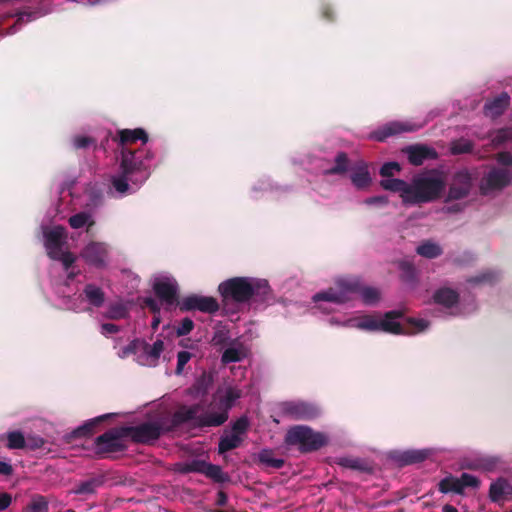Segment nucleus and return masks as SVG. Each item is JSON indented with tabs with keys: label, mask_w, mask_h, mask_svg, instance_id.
Segmentation results:
<instances>
[{
	"label": "nucleus",
	"mask_w": 512,
	"mask_h": 512,
	"mask_svg": "<svg viewBox=\"0 0 512 512\" xmlns=\"http://www.w3.org/2000/svg\"><path fill=\"white\" fill-rule=\"evenodd\" d=\"M229 299L258 307L272 303L274 294L266 279L233 277L226 279V317Z\"/></svg>",
	"instance_id": "f257e3e1"
},
{
	"label": "nucleus",
	"mask_w": 512,
	"mask_h": 512,
	"mask_svg": "<svg viewBox=\"0 0 512 512\" xmlns=\"http://www.w3.org/2000/svg\"><path fill=\"white\" fill-rule=\"evenodd\" d=\"M285 443L288 446H297L302 453H310L326 446L328 437L322 432L314 431L309 426L296 425L287 431Z\"/></svg>",
	"instance_id": "f03ea898"
},
{
	"label": "nucleus",
	"mask_w": 512,
	"mask_h": 512,
	"mask_svg": "<svg viewBox=\"0 0 512 512\" xmlns=\"http://www.w3.org/2000/svg\"><path fill=\"white\" fill-rule=\"evenodd\" d=\"M444 187V181L439 177H416L409 187V196H406L408 204H420L434 201L440 197Z\"/></svg>",
	"instance_id": "7ed1b4c3"
},
{
	"label": "nucleus",
	"mask_w": 512,
	"mask_h": 512,
	"mask_svg": "<svg viewBox=\"0 0 512 512\" xmlns=\"http://www.w3.org/2000/svg\"><path fill=\"white\" fill-rule=\"evenodd\" d=\"M149 153L143 150H132L123 148L121 150L120 171L133 177V185H142L150 176L149 166L145 159L149 158Z\"/></svg>",
	"instance_id": "20e7f679"
},
{
	"label": "nucleus",
	"mask_w": 512,
	"mask_h": 512,
	"mask_svg": "<svg viewBox=\"0 0 512 512\" xmlns=\"http://www.w3.org/2000/svg\"><path fill=\"white\" fill-rule=\"evenodd\" d=\"M199 405H193L190 407L183 406L177 410L167 422H163L165 425V431L169 432L184 423L194 421L198 426H219L224 423V413H218L217 415H208L198 417Z\"/></svg>",
	"instance_id": "39448f33"
},
{
	"label": "nucleus",
	"mask_w": 512,
	"mask_h": 512,
	"mask_svg": "<svg viewBox=\"0 0 512 512\" xmlns=\"http://www.w3.org/2000/svg\"><path fill=\"white\" fill-rule=\"evenodd\" d=\"M199 405H193L190 407L183 406L177 410L167 422H163L165 425V431L169 432L184 423L194 421L198 426H219L224 423V413H218L217 415H208L198 417Z\"/></svg>",
	"instance_id": "423d86ee"
},
{
	"label": "nucleus",
	"mask_w": 512,
	"mask_h": 512,
	"mask_svg": "<svg viewBox=\"0 0 512 512\" xmlns=\"http://www.w3.org/2000/svg\"><path fill=\"white\" fill-rule=\"evenodd\" d=\"M199 405H193L190 407L183 406L177 410L167 422H163L165 425V431L169 432L184 423L194 421L198 426H219L224 423V413H218L217 415H208L198 417Z\"/></svg>",
	"instance_id": "0eeeda50"
},
{
	"label": "nucleus",
	"mask_w": 512,
	"mask_h": 512,
	"mask_svg": "<svg viewBox=\"0 0 512 512\" xmlns=\"http://www.w3.org/2000/svg\"><path fill=\"white\" fill-rule=\"evenodd\" d=\"M403 316L404 313L401 310H391L386 312L383 319L379 320V330L395 335L415 334L425 331L429 326V322L424 319L408 318L407 323L409 327L405 328L396 321Z\"/></svg>",
	"instance_id": "6e6552de"
},
{
	"label": "nucleus",
	"mask_w": 512,
	"mask_h": 512,
	"mask_svg": "<svg viewBox=\"0 0 512 512\" xmlns=\"http://www.w3.org/2000/svg\"><path fill=\"white\" fill-rule=\"evenodd\" d=\"M122 430L124 426L114 427L96 437L94 440L96 455L104 458L112 453L124 452L127 449L128 435Z\"/></svg>",
	"instance_id": "1a4fd4ad"
},
{
	"label": "nucleus",
	"mask_w": 512,
	"mask_h": 512,
	"mask_svg": "<svg viewBox=\"0 0 512 512\" xmlns=\"http://www.w3.org/2000/svg\"><path fill=\"white\" fill-rule=\"evenodd\" d=\"M124 432L135 443L150 444L166 432L162 422H144L136 426H124Z\"/></svg>",
	"instance_id": "9d476101"
},
{
	"label": "nucleus",
	"mask_w": 512,
	"mask_h": 512,
	"mask_svg": "<svg viewBox=\"0 0 512 512\" xmlns=\"http://www.w3.org/2000/svg\"><path fill=\"white\" fill-rule=\"evenodd\" d=\"M512 181V173L505 168L493 167L480 180L479 192L487 196L494 191H500Z\"/></svg>",
	"instance_id": "9b49d317"
},
{
	"label": "nucleus",
	"mask_w": 512,
	"mask_h": 512,
	"mask_svg": "<svg viewBox=\"0 0 512 512\" xmlns=\"http://www.w3.org/2000/svg\"><path fill=\"white\" fill-rule=\"evenodd\" d=\"M281 414L292 420H313L320 415V409L305 401H286L280 404Z\"/></svg>",
	"instance_id": "f8f14e48"
},
{
	"label": "nucleus",
	"mask_w": 512,
	"mask_h": 512,
	"mask_svg": "<svg viewBox=\"0 0 512 512\" xmlns=\"http://www.w3.org/2000/svg\"><path fill=\"white\" fill-rule=\"evenodd\" d=\"M473 179L467 169L457 171L452 176L446 201L461 200L466 198L472 189Z\"/></svg>",
	"instance_id": "ddd939ff"
},
{
	"label": "nucleus",
	"mask_w": 512,
	"mask_h": 512,
	"mask_svg": "<svg viewBox=\"0 0 512 512\" xmlns=\"http://www.w3.org/2000/svg\"><path fill=\"white\" fill-rule=\"evenodd\" d=\"M178 307L181 312L198 310L203 313L212 314L218 311L219 304L212 296L191 294L178 301Z\"/></svg>",
	"instance_id": "4468645a"
},
{
	"label": "nucleus",
	"mask_w": 512,
	"mask_h": 512,
	"mask_svg": "<svg viewBox=\"0 0 512 512\" xmlns=\"http://www.w3.org/2000/svg\"><path fill=\"white\" fill-rule=\"evenodd\" d=\"M109 255L108 245L104 242H90L81 252V257L88 264L96 268H104L107 265Z\"/></svg>",
	"instance_id": "2eb2a0df"
},
{
	"label": "nucleus",
	"mask_w": 512,
	"mask_h": 512,
	"mask_svg": "<svg viewBox=\"0 0 512 512\" xmlns=\"http://www.w3.org/2000/svg\"><path fill=\"white\" fill-rule=\"evenodd\" d=\"M421 128L410 122L391 121L374 131L371 137L379 142L385 141L388 137L401 133L415 132Z\"/></svg>",
	"instance_id": "dca6fc26"
},
{
	"label": "nucleus",
	"mask_w": 512,
	"mask_h": 512,
	"mask_svg": "<svg viewBox=\"0 0 512 512\" xmlns=\"http://www.w3.org/2000/svg\"><path fill=\"white\" fill-rule=\"evenodd\" d=\"M350 279L340 280L337 283V287L329 288L326 291L316 293L313 296V301H328L336 304H342L352 299L350 296V290H348V284Z\"/></svg>",
	"instance_id": "f3484780"
},
{
	"label": "nucleus",
	"mask_w": 512,
	"mask_h": 512,
	"mask_svg": "<svg viewBox=\"0 0 512 512\" xmlns=\"http://www.w3.org/2000/svg\"><path fill=\"white\" fill-rule=\"evenodd\" d=\"M249 427L250 422L245 415L232 423L230 432H226V452L241 446L247 437Z\"/></svg>",
	"instance_id": "a211bd4d"
},
{
	"label": "nucleus",
	"mask_w": 512,
	"mask_h": 512,
	"mask_svg": "<svg viewBox=\"0 0 512 512\" xmlns=\"http://www.w3.org/2000/svg\"><path fill=\"white\" fill-rule=\"evenodd\" d=\"M156 296L165 304H178V285L175 281L164 279L157 280L153 284Z\"/></svg>",
	"instance_id": "6ab92c4d"
},
{
	"label": "nucleus",
	"mask_w": 512,
	"mask_h": 512,
	"mask_svg": "<svg viewBox=\"0 0 512 512\" xmlns=\"http://www.w3.org/2000/svg\"><path fill=\"white\" fill-rule=\"evenodd\" d=\"M112 416H113V414H104V415H101V416H98V417H95L93 419L86 421L83 425L75 428L70 433H67L64 436V441L67 444H71L76 439L86 438V437L93 435L95 433L96 427L100 423H102L104 420H106Z\"/></svg>",
	"instance_id": "aec40b11"
},
{
	"label": "nucleus",
	"mask_w": 512,
	"mask_h": 512,
	"mask_svg": "<svg viewBox=\"0 0 512 512\" xmlns=\"http://www.w3.org/2000/svg\"><path fill=\"white\" fill-rule=\"evenodd\" d=\"M431 455L430 449H409L395 452L392 459L399 466H407L424 462Z\"/></svg>",
	"instance_id": "412c9836"
},
{
	"label": "nucleus",
	"mask_w": 512,
	"mask_h": 512,
	"mask_svg": "<svg viewBox=\"0 0 512 512\" xmlns=\"http://www.w3.org/2000/svg\"><path fill=\"white\" fill-rule=\"evenodd\" d=\"M510 95L507 92H501L493 99L487 100L483 107L485 116L497 118L501 116L510 105Z\"/></svg>",
	"instance_id": "4be33fe9"
},
{
	"label": "nucleus",
	"mask_w": 512,
	"mask_h": 512,
	"mask_svg": "<svg viewBox=\"0 0 512 512\" xmlns=\"http://www.w3.org/2000/svg\"><path fill=\"white\" fill-rule=\"evenodd\" d=\"M140 140L142 144H146L148 142V134L143 128L136 129H122L117 132V137L114 138V141L117 142L118 147L123 150V148H129L128 145L133 144Z\"/></svg>",
	"instance_id": "5701e85b"
},
{
	"label": "nucleus",
	"mask_w": 512,
	"mask_h": 512,
	"mask_svg": "<svg viewBox=\"0 0 512 512\" xmlns=\"http://www.w3.org/2000/svg\"><path fill=\"white\" fill-rule=\"evenodd\" d=\"M409 162L414 166H420L427 159H436L438 154L435 149L425 145H412L405 149Z\"/></svg>",
	"instance_id": "b1692460"
},
{
	"label": "nucleus",
	"mask_w": 512,
	"mask_h": 512,
	"mask_svg": "<svg viewBox=\"0 0 512 512\" xmlns=\"http://www.w3.org/2000/svg\"><path fill=\"white\" fill-rule=\"evenodd\" d=\"M348 290H350L351 297L353 294H359L366 305H374L380 298L376 288L363 286L358 279H350Z\"/></svg>",
	"instance_id": "393cba45"
},
{
	"label": "nucleus",
	"mask_w": 512,
	"mask_h": 512,
	"mask_svg": "<svg viewBox=\"0 0 512 512\" xmlns=\"http://www.w3.org/2000/svg\"><path fill=\"white\" fill-rule=\"evenodd\" d=\"M432 298L435 304L446 308H452L458 304L460 296L456 290L443 287L437 289Z\"/></svg>",
	"instance_id": "a878e982"
},
{
	"label": "nucleus",
	"mask_w": 512,
	"mask_h": 512,
	"mask_svg": "<svg viewBox=\"0 0 512 512\" xmlns=\"http://www.w3.org/2000/svg\"><path fill=\"white\" fill-rule=\"evenodd\" d=\"M49 0H38V6L33 11H22L17 13V20L15 25H21L37 19L38 17L44 16L51 12V8L48 4Z\"/></svg>",
	"instance_id": "bb28decb"
},
{
	"label": "nucleus",
	"mask_w": 512,
	"mask_h": 512,
	"mask_svg": "<svg viewBox=\"0 0 512 512\" xmlns=\"http://www.w3.org/2000/svg\"><path fill=\"white\" fill-rule=\"evenodd\" d=\"M510 484L504 478H499L495 482H492L489 488V498L492 502H500L504 499L509 498Z\"/></svg>",
	"instance_id": "cd10ccee"
},
{
	"label": "nucleus",
	"mask_w": 512,
	"mask_h": 512,
	"mask_svg": "<svg viewBox=\"0 0 512 512\" xmlns=\"http://www.w3.org/2000/svg\"><path fill=\"white\" fill-rule=\"evenodd\" d=\"M104 484L103 476L91 477L84 481L78 482L73 492L77 495H92L96 490Z\"/></svg>",
	"instance_id": "c85d7f7f"
},
{
	"label": "nucleus",
	"mask_w": 512,
	"mask_h": 512,
	"mask_svg": "<svg viewBox=\"0 0 512 512\" xmlns=\"http://www.w3.org/2000/svg\"><path fill=\"white\" fill-rule=\"evenodd\" d=\"M380 185L385 190L392 192H400L402 201L408 204L406 196H409L410 185L407 182L401 179L388 178L381 180Z\"/></svg>",
	"instance_id": "c756f323"
},
{
	"label": "nucleus",
	"mask_w": 512,
	"mask_h": 512,
	"mask_svg": "<svg viewBox=\"0 0 512 512\" xmlns=\"http://www.w3.org/2000/svg\"><path fill=\"white\" fill-rule=\"evenodd\" d=\"M45 248L58 249L64 245L65 229L62 226H56L45 232Z\"/></svg>",
	"instance_id": "7c9ffc66"
},
{
	"label": "nucleus",
	"mask_w": 512,
	"mask_h": 512,
	"mask_svg": "<svg viewBox=\"0 0 512 512\" xmlns=\"http://www.w3.org/2000/svg\"><path fill=\"white\" fill-rule=\"evenodd\" d=\"M398 267L401 272L400 278L403 282L411 286H415L418 283L417 270L412 262L400 261Z\"/></svg>",
	"instance_id": "2f4dec72"
},
{
	"label": "nucleus",
	"mask_w": 512,
	"mask_h": 512,
	"mask_svg": "<svg viewBox=\"0 0 512 512\" xmlns=\"http://www.w3.org/2000/svg\"><path fill=\"white\" fill-rule=\"evenodd\" d=\"M351 181L358 189L366 188L371 183V176L365 164L358 166L350 176Z\"/></svg>",
	"instance_id": "473e14b6"
},
{
	"label": "nucleus",
	"mask_w": 512,
	"mask_h": 512,
	"mask_svg": "<svg viewBox=\"0 0 512 512\" xmlns=\"http://www.w3.org/2000/svg\"><path fill=\"white\" fill-rule=\"evenodd\" d=\"M248 350L243 344H228L226 342V365L239 362L247 357Z\"/></svg>",
	"instance_id": "72a5a7b5"
},
{
	"label": "nucleus",
	"mask_w": 512,
	"mask_h": 512,
	"mask_svg": "<svg viewBox=\"0 0 512 512\" xmlns=\"http://www.w3.org/2000/svg\"><path fill=\"white\" fill-rule=\"evenodd\" d=\"M418 255L427 258L434 259L442 255L443 249L437 243L432 241H425L416 248Z\"/></svg>",
	"instance_id": "f704fd0d"
},
{
	"label": "nucleus",
	"mask_w": 512,
	"mask_h": 512,
	"mask_svg": "<svg viewBox=\"0 0 512 512\" xmlns=\"http://www.w3.org/2000/svg\"><path fill=\"white\" fill-rule=\"evenodd\" d=\"M86 299L94 307H101L105 301V294L100 287L93 284H87L84 288Z\"/></svg>",
	"instance_id": "c9c22d12"
},
{
	"label": "nucleus",
	"mask_w": 512,
	"mask_h": 512,
	"mask_svg": "<svg viewBox=\"0 0 512 512\" xmlns=\"http://www.w3.org/2000/svg\"><path fill=\"white\" fill-rule=\"evenodd\" d=\"M112 186L113 188L120 194L124 195L127 193L133 192L129 182L133 184V177L131 175H126L122 171L117 176L112 177Z\"/></svg>",
	"instance_id": "e433bc0d"
},
{
	"label": "nucleus",
	"mask_w": 512,
	"mask_h": 512,
	"mask_svg": "<svg viewBox=\"0 0 512 512\" xmlns=\"http://www.w3.org/2000/svg\"><path fill=\"white\" fill-rule=\"evenodd\" d=\"M7 440L6 448L10 450L25 449L26 438L21 431H9L1 436Z\"/></svg>",
	"instance_id": "4c0bfd02"
},
{
	"label": "nucleus",
	"mask_w": 512,
	"mask_h": 512,
	"mask_svg": "<svg viewBox=\"0 0 512 512\" xmlns=\"http://www.w3.org/2000/svg\"><path fill=\"white\" fill-rule=\"evenodd\" d=\"M438 489L441 493L444 494L449 492H454L460 495L463 494L460 479L452 475L443 478L438 484Z\"/></svg>",
	"instance_id": "58836bf2"
},
{
	"label": "nucleus",
	"mask_w": 512,
	"mask_h": 512,
	"mask_svg": "<svg viewBox=\"0 0 512 512\" xmlns=\"http://www.w3.org/2000/svg\"><path fill=\"white\" fill-rule=\"evenodd\" d=\"M352 320H349L345 323L347 326H352L360 330L366 331H378L379 330V319H376L373 316H364L355 321V324H351Z\"/></svg>",
	"instance_id": "ea45409f"
},
{
	"label": "nucleus",
	"mask_w": 512,
	"mask_h": 512,
	"mask_svg": "<svg viewBox=\"0 0 512 512\" xmlns=\"http://www.w3.org/2000/svg\"><path fill=\"white\" fill-rule=\"evenodd\" d=\"M259 462L266 467L280 469L284 466V460L275 458L274 453L270 449H263L258 454Z\"/></svg>",
	"instance_id": "a19ab883"
},
{
	"label": "nucleus",
	"mask_w": 512,
	"mask_h": 512,
	"mask_svg": "<svg viewBox=\"0 0 512 512\" xmlns=\"http://www.w3.org/2000/svg\"><path fill=\"white\" fill-rule=\"evenodd\" d=\"M349 159L345 152L337 153L335 157V164L325 171L327 175H340L348 170Z\"/></svg>",
	"instance_id": "79ce46f5"
},
{
	"label": "nucleus",
	"mask_w": 512,
	"mask_h": 512,
	"mask_svg": "<svg viewBox=\"0 0 512 512\" xmlns=\"http://www.w3.org/2000/svg\"><path fill=\"white\" fill-rule=\"evenodd\" d=\"M500 279L498 272L493 270H486L480 274L470 277L467 282L470 284H494Z\"/></svg>",
	"instance_id": "37998d69"
},
{
	"label": "nucleus",
	"mask_w": 512,
	"mask_h": 512,
	"mask_svg": "<svg viewBox=\"0 0 512 512\" xmlns=\"http://www.w3.org/2000/svg\"><path fill=\"white\" fill-rule=\"evenodd\" d=\"M163 350L164 342L162 340H156L152 345L144 344V353L151 358L154 363L159 359Z\"/></svg>",
	"instance_id": "c03bdc74"
},
{
	"label": "nucleus",
	"mask_w": 512,
	"mask_h": 512,
	"mask_svg": "<svg viewBox=\"0 0 512 512\" xmlns=\"http://www.w3.org/2000/svg\"><path fill=\"white\" fill-rule=\"evenodd\" d=\"M49 506L44 496H35L26 507L27 512H48Z\"/></svg>",
	"instance_id": "a18cd8bd"
},
{
	"label": "nucleus",
	"mask_w": 512,
	"mask_h": 512,
	"mask_svg": "<svg viewBox=\"0 0 512 512\" xmlns=\"http://www.w3.org/2000/svg\"><path fill=\"white\" fill-rule=\"evenodd\" d=\"M242 395V391L236 387L233 386L232 383L226 382V412L233 406L235 400L239 399ZM228 418V415L226 414V419Z\"/></svg>",
	"instance_id": "49530a36"
},
{
	"label": "nucleus",
	"mask_w": 512,
	"mask_h": 512,
	"mask_svg": "<svg viewBox=\"0 0 512 512\" xmlns=\"http://www.w3.org/2000/svg\"><path fill=\"white\" fill-rule=\"evenodd\" d=\"M473 150V143L467 139H460L452 143L451 153L453 155H460L471 153Z\"/></svg>",
	"instance_id": "de8ad7c7"
},
{
	"label": "nucleus",
	"mask_w": 512,
	"mask_h": 512,
	"mask_svg": "<svg viewBox=\"0 0 512 512\" xmlns=\"http://www.w3.org/2000/svg\"><path fill=\"white\" fill-rule=\"evenodd\" d=\"M203 473L216 482H224V473L220 466L205 463Z\"/></svg>",
	"instance_id": "09e8293b"
},
{
	"label": "nucleus",
	"mask_w": 512,
	"mask_h": 512,
	"mask_svg": "<svg viewBox=\"0 0 512 512\" xmlns=\"http://www.w3.org/2000/svg\"><path fill=\"white\" fill-rule=\"evenodd\" d=\"M205 467V462L200 460H192L188 463L179 464L178 471L181 473H190V472H201L203 473Z\"/></svg>",
	"instance_id": "8fccbe9b"
},
{
	"label": "nucleus",
	"mask_w": 512,
	"mask_h": 512,
	"mask_svg": "<svg viewBox=\"0 0 512 512\" xmlns=\"http://www.w3.org/2000/svg\"><path fill=\"white\" fill-rule=\"evenodd\" d=\"M339 464L345 468L357 471H366L368 469L366 463L358 458H342Z\"/></svg>",
	"instance_id": "3c124183"
},
{
	"label": "nucleus",
	"mask_w": 512,
	"mask_h": 512,
	"mask_svg": "<svg viewBox=\"0 0 512 512\" xmlns=\"http://www.w3.org/2000/svg\"><path fill=\"white\" fill-rule=\"evenodd\" d=\"M90 220V215L86 212H79L72 215L68 222L73 229H80L84 227Z\"/></svg>",
	"instance_id": "603ef678"
},
{
	"label": "nucleus",
	"mask_w": 512,
	"mask_h": 512,
	"mask_svg": "<svg viewBox=\"0 0 512 512\" xmlns=\"http://www.w3.org/2000/svg\"><path fill=\"white\" fill-rule=\"evenodd\" d=\"M126 316H127V309L121 303L111 305L107 312V317L110 319H114V320L123 319Z\"/></svg>",
	"instance_id": "864d4df0"
},
{
	"label": "nucleus",
	"mask_w": 512,
	"mask_h": 512,
	"mask_svg": "<svg viewBox=\"0 0 512 512\" xmlns=\"http://www.w3.org/2000/svg\"><path fill=\"white\" fill-rule=\"evenodd\" d=\"M212 382V375L204 373L200 378L197 379L194 387L196 388L198 393L205 394L208 392V389L212 385Z\"/></svg>",
	"instance_id": "5fc2aeb1"
},
{
	"label": "nucleus",
	"mask_w": 512,
	"mask_h": 512,
	"mask_svg": "<svg viewBox=\"0 0 512 512\" xmlns=\"http://www.w3.org/2000/svg\"><path fill=\"white\" fill-rule=\"evenodd\" d=\"M459 479L463 492L466 487L478 488L480 486V480L469 473H462Z\"/></svg>",
	"instance_id": "6e6d98bb"
},
{
	"label": "nucleus",
	"mask_w": 512,
	"mask_h": 512,
	"mask_svg": "<svg viewBox=\"0 0 512 512\" xmlns=\"http://www.w3.org/2000/svg\"><path fill=\"white\" fill-rule=\"evenodd\" d=\"M25 438H26V443H27L25 446V449H28L31 451H35L37 449L42 448L46 443L45 439L39 435H28Z\"/></svg>",
	"instance_id": "4d7b16f0"
},
{
	"label": "nucleus",
	"mask_w": 512,
	"mask_h": 512,
	"mask_svg": "<svg viewBox=\"0 0 512 512\" xmlns=\"http://www.w3.org/2000/svg\"><path fill=\"white\" fill-rule=\"evenodd\" d=\"M194 328V322L192 319L185 317L183 318L178 326L176 327V334L177 336H185L189 334Z\"/></svg>",
	"instance_id": "13d9d810"
},
{
	"label": "nucleus",
	"mask_w": 512,
	"mask_h": 512,
	"mask_svg": "<svg viewBox=\"0 0 512 512\" xmlns=\"http://www.w3.org/2000/svg\"><path fill=\"white\" fill-rule=\"evenodd\" d=\"M401 167L397 162H387L382 165L380 169V175L385 178H390L394 175L395 172H400Z\"/></svg>",
	"instance_id": "bf43d9fd"
},
{
	"label": "nucleus",
	"mask_w": 512,
	"mask_h": 512,
	"mask_svg": "<svg viewBox=\"0 0 512 512\" xmlns=\"http://www.w3.org/2000/svg\"><path fill=\"white\" fill-rule=\"evenodd\" d=\"M510 139V130L508 128H501L495 132L492 138V144L500 146Z\"/></svg>",
	"instance_id": "052dcab7"
},
{
	"label": "nucleus",
	"mask_w": 512,
	"mask_h": 512,
	"mask_svg": "<svg viewBox=\"0 0 512 512\" xmlns=\"http://www.w3.org/2000/svg\"><path fill=\"white\" fill-rule=\"evenodd\" d=\"M229 370L232 374L231 383L241 381L246 376V368L242 365L232 364L229 366Z\"/></svg>",
	"instance_id": "680f3d73"
},
{
	"label": "nucleus",
	"mask_w": 512,
	"mask_h": 512,
	"mask_svg": "<svg viewBox=\"0 0 512 512\" xmlns=\"http://www.w3.org/2000/svg\"><path fill=\"white\" fill-rule=\"evenodd\" d=\"M138 344H139L138 340L131 341L128 345H126L120 349V351L118 352V356L120 358L124 359L132 354H136L137 349H138Z\"/></svg>",
	"instance_id": "e2e57ef3"
},
{
	"label": "nucleus",
	"mask_w": 512,
	"mask_h": 512,
	"mask_svg": "<svg viewBox=\"0 0 512 512\" xmlns=\"http://www.w3.org/2000/svg\"><path fill=\"white\" fill-rule=\"evenodd\" d=\"M95 144V139L89 136H76L73 145L76 149H84Z\"/></svg>",
	"instance_id": "0e129e2a"
},
{
	"label": "nucleus",
	"mask_w": 512,
	"mask_h": 512,
	"mask_svg": "<svg viewBox=\"0 0 512 512\" xmlns=\"http://www.w3.org/2000/svg\"><path fill=\"white\" fill-rule=\"evenodd\" d=\"M191 359V353L188 351H180L177 355V367L176 372L181 373L184 366Z\"/></svg>",
	"instance_id": "69168bd1"
},
{
	"label": "nucleus",
	"mask_w": 512,
	"mask_h": 512,
	"mask_svg": "<svg viewBox=\"0 0 512 512\" xmlns=\"http://www.w3.org/2000/svg\"><path fill=\"white\" fill-rule=\"evenodd\" d=\"M496 160L499 164L512 167V153L502 151L496 154Z\"/></svg>",
	"instance_id": "338daca9"
},
{
	"label": "nucleus",
	"mask_w": 512,
	"mask_h": 512,
	"mask_svg": "<svg viewBox=\"0 0 512 512\" xmlns=\"http://www.w3.org/2000/svg\"><path fill=\"white\" fill-rule=\"evenodd\" d=\"M57 261H61L64 266V269L68 270L75 262V257L71 252L67 251L64 252V254H62Z\"/></svg>",
	"instance_id": "774afa93"
}]
</instances>
